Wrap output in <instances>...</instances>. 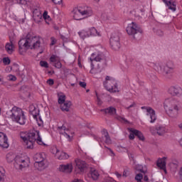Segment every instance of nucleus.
Segmentation results:
<instances>
[{
  "label": "nucleus",
  "mask_w": 182,
  "mask_h": 182,
  "mask_svg": "<svg viewBox=\"0 0 182 182\" xmlns=\"http://www.w3.org/2000/svg\"><path fill=\"white\" fill-rule=\"evenodd\" d=\"M41 123H38V126H42V119H40Z\"/></svg>",
  "instance_id": "nucleus-61"
},
{
  "label": "nucleus",
  "mask_w": 182,
  "mask_h": 182,
  "mask_svg": "<svg viewBox=\"0 0 182 182\" xmlns=\"http://www.w3.org/2000/svg\"><path fill=\"white\" fill-rule=\"evenodd\" d=\"M28 49H41V50H43L45 49L43 38L28 34L26 38H22L18 41V53L25 55Z\"/></svg>",
  "instance_id": "nucleus-1"
},
{
  "label": "nucleus",
  "mask_w": 182,
  "mask_h": 182,
  "mask_svg": "<svg viewBox=\"0 0 182 182\" xmlns=\"http://www.w3.org/2000/svg\"><path fill=\"white\" fill-rule=\"evenodd\" d=\"M95 2H100V0H94Z\"/></svg>",
  "instance_id": "nucleus-63"
},
{
  "label": "nucleus",
  "mask_w": 182,
  "mask_h": 182,
  "mask_svg": "<svg viewBox=\"0 0 182 182\" xmlns=\"http://www.w3.org/2000/svg\"><path fill=\"white\" fill-rule=\"evenodd\" d=\"M55 5H60L62 4V0H51Z\"/></svg>",
  "instance_id": "nucleus-46"
},
{
  "label": "nucleus",
  "mask_w": 182,
  "mask_h": 182,
  "mask_svg": "<svg viewBox=\"0 0 182 182\" xmlns=\"http://www.w3.org/2000/svg\"><path fill=\"white\" fill-rule=\"evenodd\" d=\"M58 104L62 105L63 103H65L66 100V95L63 92H58Z\"/></svg>",
  "instance_id": "nucleus-31"
},
{
  "label": "nucleus",
  "mask_w": 182,
  "mask_h": 182,
  "mask_svg": "<svg viewBox=\"0 0 182 182\" xmlns=\"http://www.w3.org/2000/svg\"><path fill=\"white\" fill-rule=\"evenodd\" d=\"M69 157V155L65 152H60L56 156L58 160H66Z\"/></svg>",
  "instance_id": "nucleus-33"
},
{
  "label": "nucleus",
  "mask_w": 182,
  "mask_h": 182,
  "mask_svg": "<svg viewBox=\"0 0 182 182\" xmlns=\"http://www.w3.org/2000/svg\"><path fill=\"white\" fill-rule=\"evenodd\" d=\"M89 176L92 178V180H97L99 178L100 174L97 170L91 169Z\"/></svg>",
  "instance_id": "nucleus-30"
},
{
  "label": "nucleus",
  "mask_w": 182,
  "mask_h": 182,
  "mask_svg": "<svg viewBox=\"0 0 182 182\" xmlns=\"http://www.w3.org/2000/svg\"><path fill=\"white\" fill-rule=\"evenodd\" d=\"M134 106H136V103L133 102L131 105H129V107H127L126 109L127 110H129V109H132V107H134Z\"/></svg>",
  "instance_id": "nucleus-50"
},
{
  "label": "nucleus",
  "mask_w": 182,
  "mask_h": 182,
  "mask_svg": "<svg viewBox=\"0 0 182 182\" xmlns=\"http://www.w3.org/2000/svg\"><path fill=\"white\" fill-rule=\"evenodd\" d=\"M47 83H48V85H50V86H53V85H54V83H55V81H53V80H52V79H49L47 81Z\"/></svg>",
  "instance_id": "nucleus-47"
},
{
  "label": "nucleus",
  "mask_w": 182,
  "mask_h": 182,
  "mask_svg": "<svg viewBox=\"0 0 182 182\" xmlns=\"http://www.w3.org/2000/svg\"><path fill=\"white\" fill-rule=\"evenodd\" d=\"M167 159L166 157H163L162 159H159L157 161L156 166L163 170L165 174H167V169L166 168V160Z\"/></svg>",
  "instance_id": "nucleus-18"
},
{
  "label": "nucleus",
  "mask_w": 182,
  "mask_h": 182,
  "mask_svg": "<svg viewBox=\"0 0 182 182\" xmlns=\"http://www.w3.org/2000/svg\"><path fill=\"white\" fill-rule=\"evenodd\" d=\"M70 106H72V102L65 101L63 104H60V109L63 112H69L70 110Z\"/></svg>",
  "instance_id": "nucleus-21"
},
{
  "label": "nucleus",
  "mask_w": 182,
  "mask_h": 182,
  "mask_svg": "<svg viewBox=\"0 0 182 182\" xmlns=\"http://www.w3.org/2000/svg\"><path fill=\"white\" fill-rule=\"evenodd\" d=\"M95 95H96L97 103L98 106H102V105L103 104V102L100 100V97L99 96L97 92H95Z\"/></svg>",
  "instance_id": "nucleus-40"
},
{
  "label": "nucleus",
  "mask_w": 182,
  "mask_h": 182,
  "mask_svg": "<svg viewBox=\"0 0 182 182\" xmlns=\"http://www.w3.org/2000/svg\"><path fill=\"white\" fill-rule=\"evenodd\" d=\"M21 139L26 144L27 149H33V144L35 141L40 146H46V144L42 141L39 131L25 132L20 134Z\"/></svg>",
  "instance_id": "nucleus-3"
},
{
  "label": "nucleus",
  "mask_w": 182,
  "mask_h": 182,
  "mask_svg": "<svg viewBox=\"0 0 182 182\" xmlns=\"http://www.w3.org/2000/svg\"><path fill=\"white\" fill-rule=\"evenodd\" d=\"M103 85L104 87L111 93H117V92H120V88H119L117 81L112 77L107 76L105 77V80L103 82Z\"/></svg>",
  "instance_id": "nucleus-8"
},
{
  "label": "nucleus",
  "mask_w": 182,
  "mask_h": 182,
  "mask_svg": "<svg viewBox=\"0 0 182 182\" xmlns=\"http://www.w3.org/2000/svg\"><path fill=\"white\" fill-rule=\"evenodd\" d=\"M137 182H143V181L141 180V181H137Z\"/></svg>",
  "instance_id": "nucleus-64"
},
{
  "label": "nucleus",
  "mask_w": 182,
  "mask_h": 182,
  "mask_svg": "<svg viewBox=\"0 0 182 182\" xmlns=\"http://www.w3.org/2000/svg\"><path fill=\"white\" fill-rule=\"evenodd\" d=\"M9 116L14 120L18 123V124L23 125L26 123V117L22 109L14 107L11 110L8 112Z\"/></svg>",
  "instance_id": "nucleus-7"
},
{
  "label": "nucleus",
  "mask_w": 182,
  "mask_h": 182,
  "mask_svg": "<svg viewBox=\"0 0 182 182\" xmlns=\"http://www.w3.org/2000/svg\"><path fill=\"white\" fill-rule=\"evenodd\" d=\"M76 168L79 170V173H83L86 168V163L80 159L75 160Z\"/></svg>",
  "instance_id": "nucleus-19"
},
{
  "label": "nucleus",
  "mask_w": 182,
  "mask_h": 182,
  "mask_svg": "<svg viewBox=\"0 0 182 182\" xmlns=\"http://www.w3.org/2000/svg\"><path fill=\"white\" fill-rule=\"evenodd\" d=\"M100 112H103L105 114H116V108L113 107H109L106 109H101Z\"/></svg>",
  "instance_id": "nucleus-26"
},
{
  "label": "nucleus",
  "mask_w": 182,
  "mask_h": 182,
  "mask_svg": "<svg viewBox=\"0 0 182 182\" xmlns=\"http://www.w3.org/2000/svg\"><path fill=\"white\" fill-rule=\"evenodd\" d=\"M5 180V170L2 166H0V182Z\"/></svg>",
  "instance_id": "nucleus-36"
},
{
  "label": "nucleus",
  "mask_w": 182,
  "mask_h": 182,
  "mask_svg": "<svg viewBox=\"0 0 182 182\" xmlns=\"http://www.w3.org/2000/svg\"><path fill=\"white\" fill-rule=\"evenodd\" d=\"M127 33L131 36H134V35H137V33H139V35H141L143 33V30H141V28L137 25V23L134 22H132L131 23H129L126 28Z\"/></svg>",
  "instance_id": "nucleus-9"
},
{
  "label": "nucleus",
  "mask_w": 182,
  "mask_h": 182,
  "mask_svg": "<svg viewBox=\"0 0 182 182\" xmlns=\"http://www.w3.org/2000/svg\"><path fill=\"white\" fill-rule=\"evenodd\" d=\"M135 170H136V171H140V173H144V174H145V173L147 172V167L146 166H143L142 165L138 164L135 166Z\"/></svg>",
  "instance_id": "nucleus-32"
},
{
  "label": "nucleus",
  "mask_w": 182,
  "mask_h": 182,
  "mask_svg": "<svg viewBox=\"0 0 182 182\" xmlns=\"http://www.w3.org/2000/svg\"><path fill=\"white\" fill-rule=\"evenodd\" d=\"M164 109L168 117L177 119L180 114V107L172 97L166 98L164 102Z\"/></svg>",
  "instance_id": "nucleus-4"
},
{
  "label": "nucleus",
  "mask_w": 182,
  "mask_h": 182,
  "mask_svg": "<svg viewBox=\"0 0 182 182\" xmlns=\"http://www.w3.org/2000/svg\"><path fill=\"white\" fill-rule=\"evenodd\" d=\"M135 180L136 181H141L143 180V174L141 173H137L135 176Z\"/></svg>",
  "instance_id": "nucleus-42"
},
{
  "label": "nucleus",
  "mask_w": 182,
  "mask_h": 182,
  "mask_svg": "<svg viewBox=\"0 0 182 182\" xmlns=\"http://www.w3.org/2000/svg\"><path fill=\"white\" fill-rule=\"evenodd\" d=\"M51 153L55 154V157L59 154L60 151L58 150V148L55 146L51 147Z\"/></svg>",
  "instance_id": "nucleus-37"
},
{
  "label": "nucleus",
  "mask_w": 182,
  "mask_h": 182,
  "mask_svg": "<svg viewBox=\"0 0 182 182\" xmlns=\"http://www.w3.org/2000/svg\"><path fill=\"white\" fill-rule=\"evenodd\" d=\"M129 130V133H130L129 136V140H134V136H136V133H134V132H136V129L130 128Z\"/></svg>",
  "instance_id": "nucleus-34"
},
{
  "label": "nucleus",
  "mask_w": 182,
  "mask_h": 182,
  "mask_svg": "<svg viewBox=\"0 0 182 182\" xmlns=\"http://www.w3.org/2000/svg\"><path fill=\"white\" fill-rule=\"evenodd\" d=\"M168 92L169 95H171V96H177L178 97L182 96V89L178 85L170 87Z\"/></svg>",
  "instance_id": "nucleus-14"
},
{
  "label": "nucleus",
  "mask_w": 182,
  "mask_h": 182,
  "mask_svg": "<svg viewBox=\"0 0 182 182\" xmlns=\"http://www.w3.org/2000/svg\"><path fill=\"white\" fill-rule=\"evenodd\" d=\"M129 175L130 172H129L127 170H124L122 173V177H129Z\"/></svg>",
  "instance_id": "nucleus-45"
},
{
  "label": "nucleus",
  "mask_w": 182,
  "mask_h": 182,
  "mask_svg": "<svg viewBox=\"0 0 182 182\" xmlns=\"http://www.w3.org/2000/svg\"><path fill=\"white\" fill-rule=\"evenodd\" d=\"M3 63L5 65H9L11 63V60L8 57H5L3 58Z\"/></svg>",
  "instance_id": "nucleus-44"
},
{
  "label": "nucleus",
  "mask_w": 182,
  "mask_h": 182,
  "mask_svg": "<svg viewBox=\"0 0 182 182\" xmlns=\"http://www.w3.org/2000/svg\"><path fill=\"white\" fill-rule=\"evenodd\" d=\"M106 182H116L112 178H108L106 179Z\"/></svg>",
  "instance_id": "nucleus-52"
},
{
  "label": "nucleus",
  "mask_w": 182,
  "mask_h": 182,
  "mask_svg": "<svg viewBox=\"0 0 182 182\" xmlns=\"http://www.w3.org/2000/svg\"><path fill=\"white\" fill-rule=\"evenodd\" d=\"M119 120H120V122H124V123H127V120L124 117H119Z\"/></svg>",
  "instance_id": "nucleus-53"
},
{
  "label": "nucleus",
  "mask_w": 182,
  "mask_h": 182,
  "mask_svg": "<svg viewBox=\"0 0 182 182\" xmlns=\"http://www.w3.org/2000/svg\"><path fill=\"white\" fill-rule=\"evenodd\" d=\"M109 45L113 50H119L120 49V38L119 36H112L109 39Z\"/></svg>",
  "instance_id": "nucleus-13"
},
{
  "label": "nucleus",
  "mask_w": 182,
  "mask_h": 182,
  "mask_svg": "<svg viewBox=\"0 0 182 182\" xmlns=\"http://www.w3.org/2000/svg\"><path fill=\"white\" fill-rule=\"evenodd\" d=\"M157 35H159V36H163L164 33L161 30H158L156 32Z\"/></svg>",
  "instance_id": "nucleus-51"
},
{
  "label": "nucleus",
  "mask_w": 182,
  "mask_h": 182,
  "mask_svg": "<svg viewBox=\"0 0 182 182\" xmlns=\"http://www.w3.org/2000/svg\"><path fill=\"white\" fill-rule=\"evenodd\" d=\"M33 160L35 163H41L42 161H46L45 154L43 153L36 154V155H34Z\"/></svg>",
  "instance_id": "nucleus-23"
},
{
  "label": "nucleus",
  "mask_w": 182,
  "mask_h": 182,
  "mask_svg": "<svg viewBox=\"0 0 182 182\" xmlns=\"http://www.w3.org/2000/svg\"><path fill=\"white\" fill-rule=\"evenodd\" d=\"M45 163H46V161H43L41 162H35L34 167L39 171H42V170H45Z\"/></svg>",
  "instance_id": "nucleus-28"
},
{
  "label": "nucleus",
  "mask_w": 182,
  "mask_h": 182,
  "mask_svg": "<svg viewBox=\"0 0 182 182\" xmlns=\"http://www.w3.org/2000/svg\"><path fill=\"white\" fill-rule=\"evenodd\" d=\"M58 132L60 134H63V136H64V137L67 139L68 141H70L72 139H73V132L63 125L58 127Z\"/></svg>",
  "instance_id": "nucleus-11"
},
{
  "label": "nucleus",
  "mask_w": 182,
  "mask_h": 182,
  "mask_svg": "<svg viewBox=\"0 0 182 182\" xmlns=\"http://www.w3.org/2000/svg\"><path fill=\"white\" fill-rule=\"evenodd\" d=\"M0 147L8 149L9 144L8 143V136L4 132H0Z\"/></svg>",
  "instance_id": "nucleus-15"
},
{
  "label": "nucleus",
  "mask_w": 182,
  "mask_h": 182,
  "mask_svg": "<svg viewBox=\"0 0 182 182\" xmlns=\"http://www.w3.org/2000/svg\"><path fill=\"white\" fill-rule=\"evenodd\" d=\"M88 32L90 33V36H102V33L97 31L95 27L88 28Z\"/></svg>",
  "instance_id": "nucleus-27"
},
{
  "label": "nucleus",
  "mask_w": 182,
  "mask_h": 182,
  "mask_svg": "<svg viewBox=\"0 0 182 182\" xmlns=\"http://www.w3.org/2000/svg\"><path fill=\"white\" fill-rule=\"evenodd\" d=\"M5 49L9 55H12L15 50V46H14L12 41H10L6 44Z\"/></svg>",
  "instance_id": "nucleus-22"
},
{
  "label": "nucleus",
  "mask_w": 182,
  "mask_h": 182,
  "mask_svg": "<svg viewBox=\"0 0 182 182\" xmlns=\"http://www.w3.org/2000/svg\"><path fill=\"white\" fill-rule=\"evenodd\" d=\"M6 161L9 163H12L14 161V166L16 170H23L28 168L31 164V159L29 156L23 154L17 155L15 156L14 153L10 152L6 156Z\"/></svg>",
  "instance_id": "nucleus-2"
},
{
  "label": "nucleus",
  "mask_w": 182,
  "mask_h": 182,
  "mask_svg": "<svg viewBox=\"0 0 182 182\" xmlns=\"http://www.w3.org/2000/svg\"><path fill=\"white\" fill-rule=\"evenodd\" d=\"M115 176L116 177H117V178H119V180H120L122 177H123V175L119 173V172H115Z\"/></svg>",
  "instance_id": "nucleus-48"
},
{
  "label": "nucleus",
  "mask_w": 182,
  "mask_h": 182,
  "mask_svg": "<svg viewBox=\"0 0 182 182\" xmlns=\"http://www.w3.org/2000/svg\"><path fill=\"white\" fill-rule=\"evenodd\" d=\"M155 129L156 130L157 134L159 136H163V134L168 132V129H167V127H166L164 125H158Z\"/></svg>",
  "instance_id": "nucleus-20"
},
{
  "label": "nucleus",
  "mask_w": 182,
  "mask_h": 182,
  "mask_svg": "<svg viewBox=\"0 0 182 182\" xmlns=\"http://www.w3.org/2000/svg\"><path fill=\"white\" fill-rule=\"evenodd\" d=\"M121 69L123 72H127V69H129V67H121Z\"/></svg>",
  "instance_id": "nucleus-54"
},
{
  "label": "nucleus",
  "mask_w": 182,
  "mask_h": 182,
  "mask_svg": "<svg viewBox=\"0 0 182 182\" xmlns=\"http://www.w3.org/2000/svg\"><path fill=\"white\" fill-rule=\"evenodd\" d=\"M162 1L164 2V4H168V1H171V0H162Z\"/></svg>",
  "instance_id": "nucleus-58"
},
{
  "label": "nucleus",
  "mask_w": 182,
  "mask_h": 182,
  "mask_svg": "<svg viewBox=\"0 0 182 182\" xmlns=\"http://www.w3.org/2000/svg\"><path fill=\"white\" fill-rule=\"evenodd\" d=\"M43 19H45L46 21H49V19H50V16H49V15H48V11H45L43 14Z\"/></svg>",
  "instance_id": "nucleus-41"
},
{
  "label": "nucleus",
  "mask_w": 182,
  "mask_h": 182,
  "mask_svg": "<svg viewBox=\"0 0 182 182\" xmlns=\"http://www.w3.org/2000/svg\"><path fill=\"white\" fill-rule=\"evenodd\" d=\"M93 15V10L87 6H79L73 11V17L75 21H82L85 18H90Z\"/></svg>",
  "instance_id": "nucleus-5"
},
{
  "label": "nucleus",
  "mask_w": 182,
  "mask_h": 182,
  "mask_svg": "<svg viewBox=\"0 0 182 182\" xmlns=\"http://www.w3.org/2000/svg\"><path fill=\"white\" fill-rule=\"evenodd\" d=\"M134 133H136V136H137L138 139H139L142 141H144V135H143V133L137 129L136 131H134Z\"/></svg>",
  "instance_id": "nucleus-35"
},
{
  "label": "nucleus",
  "mask_w": 182,
  "mask_h": 182,
  "mask_svg": "<svg viewBox=\"0 0 182 182\" xmlns=\"http://www.w3.org/2000/svg\"><path fill=\"white\" fill-rule=\"evenodd\" d=\"M40 65L41 66V68H49V64H48V62L43 60L40 62Z\"/></svg>",
  "instance_id": "nucleus-39"
},
{
  "label": "nucleus",
  "mask_w": 182,
  "mask_h": 182,
  "mask_svg": "<svg viewBox=\"0 0 182 182\" xmlns=\"http://www.w3.org/2000/svg\"><path fill=\"white\" fill-rule=\"evenodd\" d=\"M79 85H80V86L81 87H84V88L86 87V82H79Z\"/></svg>",
  "instance_id": "nucleus-49"
},
{
  "label": "nucleus",
  "mask_w": 182,
  "mask_h": 182,
  "mask_svg": "<svg viewBox=\"0 0 182 182\" xmlns=\"http://www.w3.org/2000/svg\"><path fill=\"white\" fill-rule=\"evenodd\" d=\"M50 62L53 63V66L57 69L62 68V63H60V58L58 55H53L50 58Z\"/></svg>",
  "instance_id": "nucleus-16"
},
{
  "label": "nucleus",
  "mask_w": 182,
  "mask_h": 182,
  "mask_svg": "<svg viewBox=\"0 0 182 182\" xmlns=\"http://www.w3.org/2000/svg\"><path fill=\"white\" fill-rule=\"evenodd\" d=\"M52 182H62L60 181V179H55V180H53Z\"/></svg>",
  "instance_id": "nucleus-60"
},
{
  "label": "nucleus",
  "mask_w": 182,
  "mask_h": 182,
  "mask_svg": "<svg viewBox=\"0 0 182 182\" xmlns=\"http://www.w3.org/2000/svg\"><path fill=\"white\" fill-rule=\"evenodd\" d=\"M60 171L62 173H72L73 170V165L72 164H61L59 166Z\"/></svg>",
  "instance_id": "nucleus-17"
},
{
  "label": "nucleus",
  "mask_w": 182,
  "mask_h": 182,
  "mask_svg": "<svg viewBox=\"0 0 182 182\" xmlns=\"http://www.w3.org/2000/svg\"><path fill=\"white\" fill-rule=\"evenodd\" d=\"M148 65L152 69H154L158 73H162V75H171L173 70L174 69V64L173 62H168L166 65L161 62L158 63H149Z\"/></svg>",
  "instance_id": "nucleus-6"
},
{
  "label": "nucleus",
  "mask_w": 182,
  "mask_h": 182,
  "mask_svg": "<svg viewBox=\"0 0 182 182\" xmlns=\"http://www.w3.org/2000/svg\"><path fill=\"white\" fill-rule=\"evenodd\" d=\"M89 62L91 63L92 69H93V68H95L93 62H105V55L100 51L95 52L89 58Z\"/></svg>",
  "instance_id": "nucleus-10"
},
{
  "label": "nucleus",
  "mask_w": 182,
  "mask_h": 182,
  "mask_svg": "<svg viewBox=\"0 0 182 182\" xmlns=\"http://www.w3.org/2000/svg\"><path fill=\"white\" fill-rule=\"evenodd\" d=\"M73 182H84L82 180L75 179Z\"/></svg>",
  "instance_id": "nucleus-57"
},
{
  "label": "nucleus",
  "mask_w": 182,
  "mask_h": 182,
  "mask_svg": "<svg viewBox=\"0 0 182 182\" xmlns=\"http://www.w3.org/2000/svg\"><path fill=\"white\" fill-rule=\"evenodd\" d=\"M78 35L81 39H86V38H90L89 33V29L82 30L78 32Z\"/></svg>",
  "instance_id": "nucleus-29"
},
{
  "label": "nucleus",
  "mask_w": 182,
  "mask_h": 182,
  "mask_svg": "<svg viewBox=\"0 0 182 182\" xmlns=\"http://www.w3.org/2000/svg\"><path fill=\"white\" fill-rule=\"evenodd\" d=\"M13 4H21V0H11Z\"/></svg>",
  "instance_id": "nucleus-55"
},
{
  "label": "nucleus",
  "mask_w": 182,
  "mask_h": 182,
  "mask_svg": "<svg viewBox=\"0 0 182 182\" xmlns=\"http://www.w3.org/2000/svg\"><path fill=\"white\" fill-rule=\"evenodd\" d=\"M102 138L105 139V141L107 144H110L112 143V140L110 139V136H109V132L107 130L103 129L102 131Z\"/></svg>",
  "instance_id": "nucleus-25"
},
{
  "label": "nucleus",
  "mask_w": 182,
  "mask_h": 182,
  "mask_svg": "<svg viewBox=\"0 0 182 182\" xmlns=\"http://www.w3.org/2000/svg\"><path fill=\"white\" fill-rule=\"evenodd\" d=\"M8 80H11L12 82H15L16 80V77L15 75H9L7 76Z\"/></svg>",
  "instance_id": "nucleus-43"
},
{
  "label": "nucleus",
  "mask_w": 182,
  "mask_h": 182,
  "mask_svg": "<svg viewBox=\"0 0 182 182\" xmlns=\"http://www.w3.org/2000/svg\"><path fill=\"white\" fill-rule=\"evenodd\" d=\"M149 130H150L151 133H154V127H150Z\"/></svg>",
  "instance_id": "nucleus-56"
},
{
  "label": "nucleus",
  "mask_w": 182,
  "mask_h": 182,
  "mask_svg": "<svg viewBox=\"0 0 182 182\" xmlns=\"http://www.w3.org/2000/svg\"><path fill=\"white\" fill-rule=\"evenodd\" d=\"M50 46H55V44L58 43V39H56L55 37H50Z\"/></svg>",
  "instance_id": "nucleus-38"
},
{
  "label": "nucleus",
  "mask_w": 182,
  "mask_h": 182,
  "mask_svg": "<svg viewBox=\"0 0 182 182\" xmlns=\"http://www.w3.org/2000/svg\"><path fill=\"white\" fill-rule=\"evenodd\" d=\"M165 5L170 11H172V12H176L177 9V4L176 1H171L166 3Z\"/></svg>",
  "instance_id": "nucleus-24"
},
{
  "label": "nucleus",
  "mask_w": 182,
  "mask_h": 182,
  "mask_svg": "<svg viewBox=\"0 0 182 182\" xmlns=\"http://www.w3.org/2000/svg\"><path fill=\"white\" fill-rule=\"evenodd\" d=\"M142 110H146V116H149L151 120L150 123H154L157 120V116L156 115V111L150 107H141Z\"/></svg>",
  "instance_id": "nucleus-12"
},
{
  "label": "nucleus",
  "mask_w": 182,
  "mask_h": 182,
  "mask_svg": "<svg viewBox=\"0 0 182 182\" xmlns=\"http://www.w3.org/2000/svg\"><path fill=\"white\" fill-rule=\"evenodd\" d=\"M89 92H90V90H86V92H87V93H89Z\"/></svg>",
  "instance_id": "nucleus-62"
},
{
  "label": "nucleus",
  "mask_w": 182,
  "mask_h": 182,
  "mask_svg": "<svg viewBox=\"0 0 182 182\" xmlns=\"http://www.w3.org/2000/svg\"><path fill=\"white\" fill-rule=\"evenodd\" d=\"M144 180L145 181H149V177H147V176H144Z\"/></svg>",
  "instance_id": "nucleus-59"
}]
</instances>
